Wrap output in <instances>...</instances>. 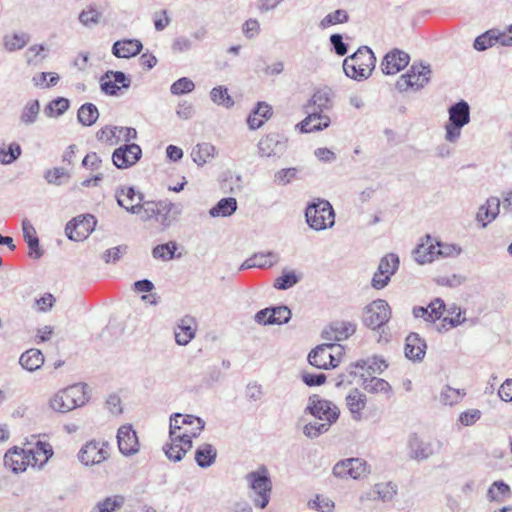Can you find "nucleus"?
<instances>
[{
    "label": "nucleus",
    "mask_w": 512,
    "mask_h": 512,
    "mask_svg": "<svg viewBox=\"0 0 512 512\" xmlns=\"http://www.w3.org/2000/svg\"><path fill=\"white\" fill-rule=\"evenodd\" d=\"M376 57L367 47H360L343 61V70L347 77L361 81L367 79L375 68Z\"/></svg>",
    "instance_id": "nucleus-1"
},
{
    "label": "nucleus",
    "mask_w": 512,
    "mask_h": 512,
    "mask_svg": "<svg viewBox=\"0 0 512 512\" xmlns=\"http://www.w3.org/2000/svg\"><path fill=\"white\" fill-rule=\"evenodd\" d=\"M87 388L86 384L79 383L59 391L51 398L50 407L56 412L66 413L83 406L88 401Z\"/></svg>",
    "instance_id": "nucleus-2"
},
{
    "label": "nucleus",
    "mask_w": 512,
    "mask_h": 512,
    "mask_svg": "<svg viewBox=\"0 0 512 512\" xmlns=\"http://www.w3.org/2000/svg\"><path fill=\"white\" fill-rule=\"evenodd\" d=\"M205 427V421L199 417L174 413L170 416L169 438L183 440L195 438L200 435Z\"/></svg>",
    "instance_id": "nucleus-3"
},
{
    "label": "nucleus",
    "mask_w": 512,
    "mask_h": 512,
    "mask_svg": "<svg viewBox=\"0 0 512 512\" xmlns=\"http://www.w3.org/2000/svg\"><path fill=\"white\" fill-rule=\"evenodd\" d=\"M245 479L255 494L253 498L255 506L264 509L270 501L272 491V481L268 469L261 466L256 471L249 472Z\"/></svg>",
    "instance_id": "nucleus-4"
},
{
    "label": "nucleus",
    "mask_w": 512,
    "mask_h": 512,
    "mask_svg": "<svg viewBox=\"0 0 512 512\" xmlns=\"http://www.w3.org/2000/svg\"><path fill=\"white\" fill-rule=\"evenodd\" d=\"M305 217L309 227L316 231L331 228L335 223L332 205L323 199L310 203L306 208Z\"/></svg>",
    "instance_id": "nucleus-5"
},
{
    "label": "nucleus",
    "mask_w": 512,
    "mask_h": 512,
    "mask_svg": "<svg viewBox=\"0 0 512 512\" xmlns=\"http://www.w3.org/2000/svg\"><path fill=\"white\" fill-rule=\"evenodd\" d=\"M431 69L430 65L423 63H414L407 73L400 76L396 82V88L400 92L407 91L408 89L420 90L430 80Z\"/></svg>",
    "instance_id": "nucleus-6"
},
{
    "label": "nucleus",
    "mask_w": 512,
    "mask_h": 512,
    "mask_svg": "<svg viewBox=\"0 0 512 512\" xmlns=\"http://www.w3.org/2000/svg\"><path fill=\"white\" fill-rule=\"evenodd\" d=\"M391 318V309L387 301L377 299L365 307L364 324L375 330L383 327Z\"/></svg>",
    "instance_id": "nucleus-7"
},
{
    "label": "nucleus",
    "mask_w": 512,
    "mask_h": 512,
    "mask_svg": "<svg viewBox=\"0 0 512 512\" xmlns=\"http://www.w3.org/2000/svg\"><path fill=\"white\" fill-rule=\"evenodd\" d=\"M307 410L318 420L333 424L339 418L338 407L329 400L320 399L317 395L309 398Z\"/></svg>",
    "instance_id": "nucleus-8"
},
{
    "label": "nucleus",
    "mask_w": 512,
    "mask_h": 512,
    "mask_svg": "<svg viewBox=\"0 0 512 512\" xmlns=\"http://www.w3.org/2000/svg\"><path fill=\"white\" fill-rule=\"evenodd\" d=\"M96 223L91 214L77 216L66 224L65 233L72 241H82L94 230Z\"/></svg>",
    "instance_id": "nucleus-9"
},
{
    "label": "nucleus",
    "mask_w": 512,
    "mask_h": 512,
    "mask_svg": "<svg viewBox=\"0 0 512 512\" xmlns=\"http://www.w3.org/2000/svg\"><path fill=\"white\" fill-rule=\"evenodd\" d=\"M399 267V258L394 253L385 255L378 265V269L372 278V287L375 289L384 288L390 281L391 276Z\"/></svg>",
    "instance_id": "nucleus-10"
},
{
    "label": "nucleus",
    "mask_w": 512,
    "mask_h": 512,
    "mask_svg": "<svg viewBox=\"0 0 512 512\" xmlns=\"http://www.w3.org/2000/svg\"><path fill=\"white\" fill-rule=\"evenodd\" d=\"M108 457V443L95 440L87 442L78 454L80 462L86 466L100 464Z\"/></svg>",
    "instance_id": "nucleus-11"
},
{
    "label": "nucleus",
    "mask_w": 512,
    "mask_h": 512,
    "mask_svg": "<svg viewBox=\"0 0 512 512\" xmlns=\"http://www.w3.org/2000/svg\"><path fill=\"white\" fill-rule=\"evenodd\" d=\"M131 78L122 71H107L100 79L101 91L109 96H118L121 88H129Z\"/></svg>",
    "instance_id": "nucleus-12"
},
{
    "label": "nucleus",
    "mask_w": 512,
    "mask_h": 512,
    "mask_svg": "<svg viewBox=\"0 0 512 512\" xmlns=\"http://www.w3.org/2000/svg\"><path fill=\"white\" fill-rule=\"evenodd\" d=\"M141 157L142 149L138 144H124L114 150L112 161L118 169H127L135 165Z\"/></svg>",
    "instance_id": "nucleus-13"
},
{
    "label": "nucleus",
    "mask_w": 512,
    "mask_h": 512,
    "mask_svg": "<svg viewBox=\"0 0 512 512\" xmlns=\"http://www.w3.org/2000/svg\"><path fill=\"white\" fill-rule=\"evenodd\" d=\"M257 146L260 157L280 158L285 152L287 144L284 137L277 133H271L262 137Z\"/></svg>",
    "instance_id": "nucleus-14"
},
{
    "label": "nucleus",
    "mask_w": 512,
    "mask_h": 512,
    "mask_svg": "<svg viewBox=\"0 0 512 512\" xmlns=\"http://www.w3.org/2000/svg\"><path fill=\"white\" fill-rule=\"evenodd\" d=\"M116 200L119 206L125 208L129 213L139 214L144 196L136 191L134 187H121L116 191Z\"/></svg>",
    "instance_id": "nucleus-15"
},
{
    "label": "nucleus",
    "mask_w": 512,
    "mask_h": 512,
    "mask_svg": "<svg viewBox=\"0 0 512 512\" xmlns=\"http://www.w3.org/2000/svg\"><path fill=\"white\" fill-rule=\"evenodd\" d=\"M333 350H336L339 356H342L343 347L341 345L327 343L314 348L308 355V361L314 367L328 369V362L332 359Z\"/></svg>",
    "instance_id": "nucleus-16"
},
{
    "label": "nucleus",
    "mask_w": 512,
    "mask_h": 512,
    "mask_svg": "<svg viewBox=\"0 0 512 512\" xmlns=\"http://www.w3.org/2000/svg\"><path fill=\"white\" fill-rule=\"evenodd\" d=\"M410 61L409 55L399 49L388 52L382 62L381 70L386 75H394L404 69Z\"/></svg>",
    "instance_id": "nucleus-17"
},
{
    "label": "nucleus",
    "mask_w": 512,
    "mask_h": 512,
    "mask_svg": "<svg viewBox=\"0 0 512 512\" xmlns=\"http://www.w3.org/2000/svg\"><path fill=\"white\" fill-rule=\"evenodd\" d=\"M117 442L119 450L123 455H133L139 450L136 432L130 425H123L118 429Z\"/></svg>",
    "instance_id": "nucleus-18"
},
{
    "label": "nucleus",
    "mask_w": 512,
    "mask_h": 512,
    "mask_svg": "<svg viewBox=\"0 0 512 512\" xmlns=\"http://www.w3.org/2000/svg\"><path fill=\"white\" fill-rule=\"evenodd\" d=\"M4 465L14 473L24 472L31 466L26 449L13 447L4 455Z\"/></svg>",
    "instance_id": "nucleus-19"
},
{
    "label": "nucleus",
    "mask_w": 512,
    "mask_h": 512,
    "mask_svg": "<svg viewBox=\"0 0 512 512\" xmlns=\"http://www.w3.org/2000/svg\"><path fill=\"white\" fill-rule=\"evenodd\" d=\"M182 213V205L169 200L158 202L157 221L164 227H170Z\"/></svg>",
    "instance_id": "nucleus-20"
},
{
    "label": "nucleus",
    "mask_w": 512,
    "mask_h": 512,
    "mask_svg": "<svg viewBox=\"0 0 512 512\" xmlns=\"http://www.w3.org/2000/svg\"><path fill=\"white\" fill-rule=\"evenodd\" d=\"M280 261V256L277 252L267 251L258 252L253 254L250 258L244 261L240 270L250 268L266 269L276 265Z\"/></svg>",
    "instance_id": "nucleus-21"
},
{
    "label": "nucleus",
    "mask_w": 512,
    "mask_h": 512,
    "mask_svg": "<svg viewBox=\"0 0 512 512\" xmlns=\"http://www.w3.org/2000/svg\"><path fill=\"white\" fill-rule=\"evenodd\" d=\"M408 448L410 458L418 461L429 458L436 451L432 442L423 441L416 434L410 435Z\"/></svg>",
    "instance_id": "nucleus-22"
},
{
    "label": "nucleus",
    "mask_w": 512,
    "mask_h": 512,
    "mask_svg": "<svg viewBox=\"0 0 512 512\" xmlns=\"http://www.w3.org/2000/svg\"><path fill=\"white\" fill-rule=\"evenodd\" d=\"M397 494V485L392 482L377 483L372 490L360 496V501L381 500L383 502L391 501Z\"/></svg>",
    "instance_id": "nucleus-23"
},
{
    "label": "nucleus",
    "mask_w": 512,
    "mask_h": 512,
    "mask_svg": "<svg viewBox=\"0 0 512 512\" xmlns=\"http://www.w3.org/2000/svg\"><path fill=\"white\" fill-rule=\"evenodd\" d=\"M500 205L501 201L498 197H489L485 204L479 207V210L476 214V221L481 223L482 227L485 228L499 215Z\"/></svg>",
    "instance_id": "nucleus-24"
},
{
    "label": "nucleus",
    "mask_w": 512,
    "mask_h": 512,
    "mask_svg": "<svg viewBox=\"0 0 512 512\" xmlns=\"http://www.w3.org/2000/svg\"><path fill=\"white\" fill-rule=\"evenodd\" d=\"M307 117L298 124L300 130L305 133L320 131L327 128L330 124V118L316 110L306 109Z\"/></svg>",
    "instance_id": "nucleus-25"
},
{
    "label": "nucleus",
    "mask_w": 512,
    "mask_h": 512,
    "mask_svg": "<svg viewBox=\"0 0 512 512\" xmlns=\"http://www.w3.org/2000/svg\"><path fill=\"white\" fill-rule=\"evenodd\" d=\"M414 259L419 264H426L437 259V241L429 235L413 251Z\"/></svg>",
    "instance_id": "nucleus-26"
},
{
    "label": "nucleus",
    "mask_w": 512,
    "mask_h": 512,
    "mask_svg": "<svg viewBox=\"0 0 512 512\" xmlns=\"http://www.w3.org/2000/svg\"><path fill=\"white\" fill-rule=\"evenodd\" d=\"M426 343L417 333H410L406 337L405 356L412 361H421L426 353Z\"/></svg>",
    "instance_id": "nucleus-27"
},
{
    "label": "nucleus",
    "mask_w": 512,
    "mask_h": 512,
    "mask_svg": "<svg viewBox=\"0 0 512 512\" xmlns=\"http://www.w3.org/2000/svg\"><path fill=\"white\" fill-rule=\"evenodd\" d=\"M143 45L138 39H123L114 42L112 54L117 58H130L138 55Z\"/></svg>",
    "instance_id": "nucleus-28"
},
{
    "label": "nucleus",
    "mask_w": 512,
    "mask_h": 512,
    "mask_svg": "<svg viewBox=\"0 0 512 512\" xmlns=\"http://www.w3.org/2000/svg\"><path fill=\"white\" fill-rule=\"evenodd\" d=\"M195 331L194 318L190 316L182 318L174 330L176 343L181 346L187 345L195 337Z\"/></svg>",
    "instance_id": "nucleus-29"
},
{
    "label": "nucleus",
    "mask_w": 512,
    "mask_h": 512,
    "mask_svg": "<svg viewBox=\"0 0 512 512\" xmlns=\"http://www.w3.org/2000/svg\"><path fill=\"white\" fill-rule=\"evenodd\" d=\"M191 448L192 438L183 437V440L170 439V443L166 444L163 450L168 459L179 462Z\"/></svg>",
    "instance_id": "nucleus-30"
},
{
    "label": "nucleus",
    "mask_w": 512,
    "mask_h": 512,
    "mask_svg": "<svg viewBox=\"0 0 512 512\" xmlns=\"http://www.w3.org/2000/svg\"><path fill=\"white\" fill-rule=\"evenodd\" d=\"M26 451L32 467L41 468L53 455L52 446L42 441H38L34 448Z\"/></svg>",
    "instance_id": "nucleus-31"
},
{
    "label": "nucleus",
    "mask_w": 512,
    "mask_h": 512,
    "mask_svg": "<svg viewBox=\"0 0 512 512\" xmlns=\"http://www.w3.org/2000/svg\"><path fill=\"white\" fill-rule=\"evenodd\" d=\"M22 232L24 240L29 247V256L34 259H39L43 255V251L39 247V238L36 230L29 220H23Z\"/></svg>",
    "instance_id": "nucleus-32"
},
{
    "label": "nucleus",
    "mask_w": 512,
    "mask_h": 512,
    "mask_svg": "<svg viewBox=\"0 0 512 512\" xmlns=\"http://www.w3.org/2000/svg\"><path fill=\"white\" fill-rule=\"evenodd\" d=\"M333 92L330 88L324 87L314 92L311 99L309 100L306 109L314 107L316 111L322 113L323 110L330 109L332 107Z\"/></svg>",
    "instance_id": "nucleus-33"
},
{
    "label": "nucleus",
    "mask_w": 512,
    "mask_h": 512,
    "mask_svg": "<svg viewBox=\"0 0 512 512\" xmlns=\"http://www.w3.org/2000/svg\"><path fill=\"white\" fill-rule=\"evenodd\" d=\"M449 122L457 126H465L470 122V107L469 104L461 100L452 105L449 110Z\"/></svg>",
    "instance_id": "nucleus-34"
},
{
    "label": "nucleus",
    "mask_w": 512,
    "mask_h": 512,
    "mask_svg": "<svg viewBox=\"0 0 512 512\" xmlns=\"http://www.w3.org/2000/svg\"><path fill=\"white\" fill-rule=\"evenodd\" d=\"M346 405L356 421L361 420L362 411L366 406V396L358 389H353L346 396Z\"/></svg>",
    "instance_id": "nucleus-35"
},
{
    "label": "nucleus",
    "mask_w": 512,
    "mask_h": 512,
    "mask_svg": "<svg viewBox=\"0 0 512 512\" xmlns=\"http://www.w3.org/2000/svg\"><path fill=\"white\" fill-rule=\"evenodd\" d=\"M271 106L264 102L257 104V107L249 114L247 118L248 126L251 130L260 128L264 121L271 116Z\"/></svg>",
    "instance_id": "nucleus-36"
},
{
    "label": "nucleus",
    "mask_w": 512,
    "mask_h": 512,
    "mask_svg": "<svg viewBox=\"0 0 512 512\" xmlns=\"http://www.w3.org/2000/svg\"><path fill=\"white\" fill-rule=\"evenodd\" d=\"M44 363V356L38 349L32 348L21 354L19 364L27 371L33 372Z\"/></svg>",
    "instance_id": "nucleus-37"
},
{
    "label": "nucleus",
    "mask_w": 512,
    "mask_h": 512,
    "mask_svg": "<svg viewBox=\"0 0 512 512\" xmlns=\"http://www.w3.org/2000/svg\"><path fill=\"white\" fill-rule=\"evenodd\" d=\"M217 450L208 443L201 444L195 451V461L201 468L210 467L216 460Z\"/></svg>",
    "instance_id": "nucleus-38"
},
{
    "label": "nucleus",
    "mask_w": 512,
    "mask_h": 512,
    "mask_svg": "<svg viewBox=\"0 0 512 512\" xmlns=\"http://www.w3.org/2000/svg\"><path fill=\"white\" fill-rule=\"evenodd\" d=\"M237 210V201L233 197L222 198L209 210L211 217H229Z\"/></svg>",
    "instance_id": "nucleus-39"
},
{
    "label": "nucleus",
    "mask_w": 512,
    "mask_h": 512,
    "mask_svg": "<svg viewBox=\"0 0 512 512\" xmlns=\"http://www.w3.org/2000/svg\"><path fill=\"white\" fill-rule=\"evenodd\" d=\"M363 388L369 393L384 394L387 398L392 395L391 385L386 380L377 377L364 379Z\"/></svg>",
    "instance_id": "nucleus-40"
},
{
    "label": "nucleus",
    "mask_w": 512,
    "mask_h": 512,
    "mask_svg": "<svg viewBox=\"0 0 512 512\" xmlns=\"http://www.w3.org/2000/svg\"><path fill=\"white\" fill-rule=\"evenodd\" d=\"M30 41V36L25 32L6 34L3 37V46L8 52H14L25 47Z\"/></svg>",
    "instance_id": "nucleus-41"
},
{
    "label": "nucleus",
    "mask_w": 512,
    "mask_h": 512,
    "mask_svg": "<svg viewBox=\"0 0 512 512\" xmlns=\"http://www.w3.org/2000/svg\"><path fill=\"white\" fill-rule=\"evenodd\" d=\"M40 103L37 99L28 101L20 114V122L24 125L34 124L39 117Z\"/></svg>",
    "instance_id": "nucleus-42"
},
{
    "label": "nucleus",
    "mask_w": 512,
    "mask_h": 512,
    "mask_svg": "<svg viewBox=\"0 0 512 512\" xmlns=\"http://www.w3.org/2000/svg\"><path fill=\"white\" fill-rule=\"evenodd\" d=\"M349 463V477L352 479H363L371 473V467L364 459L349 458Z\"/></svg>",
    "instance_id": "nucleus-43"
},
{
    "label": "nucleus",
    "mask_w": 512,
    "mask_h": 512,
    "mask_svg": "<svg viewBox=\"0 0 512 512\" xmlns=\"http://www.w3.org/2000/svg\"><path fill=\"white\" fill-rule=\"evenodd\" d=\"M71 178L70 172L63 167H54L44 172V179L48 184L60 186Z\"/></svg>",
    "instance_id": "nucleus-44"
},
{
    "label": "nucleus",
    "mask_w": 512,
    "mask_h": 512,
    "mask_svg": "<svg viewBox=\"0 0 512 512\" xmlns=\"http://www.w3.org/2000/svg\"><path fill=\"white\" fill-rule=\"evenodd\" d=\"M77 117L82 125L91 126L99 118L98 108L92 103H85L78 109Z\"/></svg>",
    "instance_id": "nucleus-45"
},
{
    "label": "nucleus",
    "mask_w": 512,
    "mask_h": 512,
    "mask_svg": "<svg viewBox=\"0 0 512 512\" xmlns=\"http://www.w3.org/2000/svg\"><path fill=\"white\" fill-rule=\"evenodd\" d=\"M215 147L210 143L197 144L191 152L193 161L198 166H203L210 157H213Z\"/></svg>",
    "instance_id": "nucleus-46"
},
{
    "label": "nucleus",
    "mask_w": 512,
    "mask_h": 512,
    "mask_svg": "<svg viewBox=\"0 0 512 512\" xmlns=\"http://www.w3.org/2000/svg\"><path fill=\"white\" fill-rule=\"evenodd\" d=\"M21 153V146L16 142L8 146L4 143L0 144V163L5 165L11 164L20 157Z\"/></svg>",
    "instance_id": "nucleus-47"
},
{
    "label": "nucleus",
    "mask_w": 512,
    "mask_h": 512,
    "mask_svg": "<svg viewBox=\"0 0 512 512\" xmlns=\"http://www.w3.org/2000/svg\"><path fill=\"white\" fill-rule=\"evenodd\" d=\"M97 140L114 146L120 142V134L118 126H105L96 133Z\"/></svg>",
    "instance_id": "nucleus-48"
},
{
    "label": "nucleus",
    "mask_w": 512,
    "mask_h": 512,
    "mask_svg": "<svg viewBox=\"0 0 512 512\" xmlns=\"http://www.w3.org/2000/svg\"><path fill=\"white\" fill-rule=\"evenodd\" d=\"M69 100L64 97H58L50 101L44 108V113L48 117H58L69 109Z\"/></svg>",
    "instance_id": "nucleus-49"
},
{
    "label": "nucleus",
    "mask_w": 512,
    "mask_h": 512,
    "mask_svg": "<svg viewBox=\"0 0 512 512\" xmlns=\"http://www.w3.org/2000/svg\"><path fill=\"white\" fill-rule=\"evenodd\" d=\"M466 395L464 390L455 389L450 386L443 387L440 393V402L444 405L458 404Z\"/></svg>",
    "instance_id": "nucleus-50"
},
{
    "label": "nucleus",
    "mask_w": 512,
    "mask_h": 512,
    "mask_svg": "<svg viewBox=\"0 0 512 512\" xmlns=\"http://www.w3.org/2000/svg\"><path fill=\"white\" fill-rule=\"evenodd\" d=\"M349 21V14L344 9H337L334 12L327 14L320 21V28L326 29L332 25L343 24Z\"/></svg>",
    "instance_id": "nucleus-51"
},
{
    "label": "nucleus",
    "mask_w": 512,
    "mask_h": 512,
    "mask_svg": "<svg viewBox=\"0 0 512 512\" xmlns=\"http://www.w3.org/2000/svg\"><path fill=\"white\" fill-rule=\"evenodd\" d=\"M354 367L365 368L367 367L368 373H381L388 367V364L383 358L374 356L371 359L359 360L354 364Z\"/></svg>",
    "instance_id": "nucleus-52"
},
{
    "label": "nucleus",
    "mask_w": 512,
    "mask_h": 512,
    "mask_svg": "<svg viewBox=\"0 0 512 512\" xmlns=\"http://www.w3.org/2000/svg\"><path fill=\"white\" fill-rule=\"evenodd\" d=\"M510 487L503 481H495L488 489L487 496L491 501H501L510 496Z\"/></svg>",
    "instance_id": "nucleus-53"
},
{
    "label": "nucleus",
    "mask_w": 512,
    "mask_h": 512,
    "mask_svg": "<svg viewBox=\"0 0 512 512\" xmlns=\"http://www.w3.org/2000/svg\"><path fill=\"white\" fill-rule=\"evenodd\" d=\"M124 501L125 499L121 495L107 497L103 501L99 502L92 512H114L124 504Z\"/></svg>",
    "instance_id": "nucleus-54"
},
{
    "label": "nucleus",
    "mask_w": 512,
    "mask_h": 512,
    "mask_svg": "<svg viewBox=\"0 0 512 512\" xmlns=\"http://www.w3.org/2000/svg\"><path fill=\"white\" fill-rule=\"evenodd\" d=\"M211 100L217 105H223L227 108L234 105V101L228 94L227 88L223 86L214 87L210 92Z\"/></svg>",
    "instance_id": "nucleus-55"
},
{
    "label": "nucleus",
    "mask_w": 512,
    "mask_h": 512,
    "mask_svg": "<svg viewBox=\"0 0 512 512\" xmlns=\"http://www.w3.org/2000/svg\"><path fill=\"white\" fill-rule=\"evenodd\" d=\"M176 249L177 245L175 242H168L166 244H161L154 247L152 250V255L156 259L168 261L174 257Z\"/></svg>",
    "instance_id": "nucleus-56"
},
{
    "label": "nucleus",
    "mask_w": 512,
    "mask_h": 512,
    "mask_svg": "<svg viewBox=\"0 0 512 512\" xmlns=\"http://www.w3.org/2000/svg\"><path fill=\"white\" fill-rule=\"evenodd\" d=\"M331 425L332 424L329 422H310L304 426L303 433L308 438H317L318 436L326 433L330 429Z\"/></svg>",
    "instance_id": "nucleus-57"
},
{
    "label": "nucleus",
    "mask_w": 512,
    "mask_h": 512,
    "mask_svg": "<svg viewBox=\"0 0 512 512\" xmlns=\"http://www.w3.org/2000/svg\"><path fill=\"white\" fill-rule=\"evenodd\" d=\"M300 281V277L294 271L283 272L275 282L274 287L279 290H287Z\"/></svg>",
    "instance_id": "nucleus-58"
},
{
    "label": "nucleus",
    "mask_w": 512,
    "mask_h": 512,
    "mask_svg": "<svg viewBox=\"0 0 512 512\" xmlns=\"http://www.w3.org/2000/svg\"><path fill=\"white\" fill-rule=\"evenodd\" d=\"M496 42H498V37L493 30H490L478 36L474 41L473 47L478 51H484L492 47Z\"/></svg>",
    "instance_id": "nucleus-59"
},
{
    "label": "nucleus",
    "mask_w": 512,
    "mask_h": 512,
    "mask_svg": "<svg viewBox=\"0 0 512 512\" xmlns=\"http://www.w3.org/2000/svg\"><path fill=\"white\" fill-rule=\"evenodd\" d=\"M194 88L195 84L191 79L182 77L171 85L170 92L173 95H183L192 92Z\"/></svg>",
    "instance_id": "nucleus-60"
},
{
    "label": "nucleus",
    "mask_w": 512,
    "mask_h": 512,
    "mask_svg": "<svg viewBox=\"0 0 512 512\" xmlns=\"http://www.w3.org/2000/svg\"><path fill=\"white\" fill-rule=\"evenodd\" d=\"M297 173V168L281 169L274 174V183L277 185L285 186L296 179Z\"/></svg>",
    "instance_id": "nucleus-61"
},
{
    "label": "nucleus",
    "mask_w": 512,
    "mask_h": 512,
    "mask_svg": "<svg viewBox=\"0 0 512 512\" xmlns=\"http://www.w3.org/2000/svg\"><path fill=\"white\" fill-rule=\"evenodd\" d=\"M308 506L321 512H332L335 505L330 498L316 495L314 500L308 502Z\"/></svg>",
    "instance_id": "nucleus-62"
},
{
    "label": "nucleus",
    "mask_w": 512,
    "mask_h": 512,
    "mask_svg": "<svg viewBox=\"0 0 512 512\" xmlns=\"http://www.w3.org/2000/svg\"><path fill=\"white\" fill-rule=\"evenodd\" d=\"M462 249L457 244L442 243L437 241V258L456 257L460 255Z\"/></svg>",
    "instance_id": "nucleus-63"
},
{
    "label": "nucleus",
    "mask_w": 512,
    "mask_h": 512,
    "mask_svg": "<svg viewBox=\"0 0 512 512\" xmlns=\"http://www.w3.org/2000/svg\"><path fill=\"white\" fill-rule=\"evenodd\" d=\"M101 13L94 7L90 6L83 10L79 15V21L85 26L97 24L100 20Z\"/></svg>",
    "instance_id": "nucleus-64"
}]
</instances>
